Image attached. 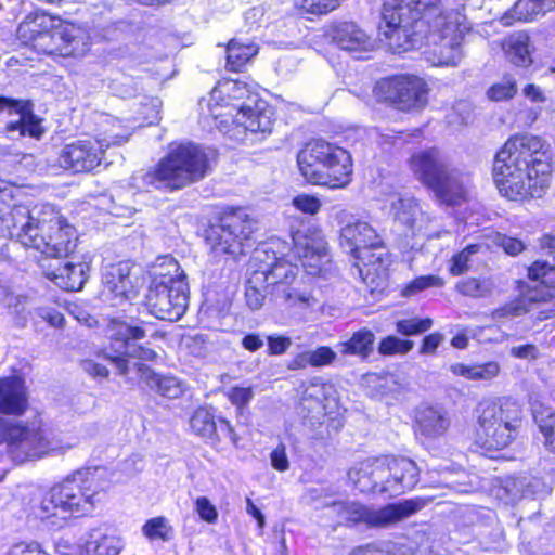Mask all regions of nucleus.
I'll return each instance as SVG.
<instances>
[{
  "label": "nucleus",
  "mask_w": 555,
  "mask_h": 555,
  "mask_svg": "<svg viewBox=\"0 0 555 555\" xmlns=\"http://www.w3.org/2000/svg\"><path fill=\"white\" fill-rule=\"evenodd\" d=\"M464 10V4L443 10L442 0H384L383 34L388 39L404 37L412 46L425 39L436 47V65L457 66L463 57V37L470 30Z\"/></svg>",
  "instance_id": "1"
},
{
  "label": "nucleus",
  "mask_w": 555,
  "mask_h": 555,
  "mask_svg": "<svg viewBox=\"0 0 555 555\" xmlns=\"http://www.w3.org/2000/svg\"><path fill=\"white\" fill-rule=\"evenodd\" d=\"M552 173L551 144L531 133L512 135L493 162L495 184L511 201L541 198L551 185Z\"/></svg>",
  "instance_id": "2"
},
{
  "label": "nucleus",
  "mask_w": 555,
  "mask_h": 555,
  "mask_svg": "<svg viewBox=\"0 0 555 555\" xmlns=\"http://www.w3.org/2000/svg\"><path fill=\"white\" fill-rule=\"evenodd\" d=\"M8 229L11 237L44 258H67L77 246L76 229L52 205L29 208L16 205L10 214Z\"/></svg>",
  "instance_id": "3"
},
{
  "label": "nucleus",
  "mask_w": 555,
  "mask_h": 555,
  "mask_svg": "<svg viewBox=\"0 0 555 555\" xmlns=\"http://www.w3.org/2000/svg\"><path fill=\"white\" fill-rule=\"evenodd\" d=\"M297 164L300 173L310 183L337 189L350 182V154L328 142L314 141L307 144L298 153Z\"/></svg>",
  "instance_id": "4"
},
{
  "label": "nucleus",
  "mask_w": 555,
  "mask_h": 555,
  "mask_svg": "<svg viewBox=\"0 0 555 555\" xmlns=\"http://www.w3.org/2000/svg\"><path fill=\"white\" fill-rule=\"evenodd\" d=\"M340 246L356 260L359 276L366 284H374L376 279L387 275L389 260L386 253H374L383 241L377 231L366 221L353 219L340 229Z\"/></svg>",
  "instance_id": "5"
},
{
  "label": "nucleus",
  "mask_w": 555,
  "mask_h": 555,
  "mask_svg": "<svg viewBox=\"0 0 555 555\" xmlns=\"http://www.w3.org/2000/svg\"><path fill=\"white\" fill-rule=\"evenodd\" d=\"M522 423L521 404L512 398L480 404L477 441L486 450L506 448L518 435Z\"/></svg>",
  "instance_id": "6"
},
{
  "label": "nucleus",
  "mask_w": 555,
  "mask_h": 555,
  "mask_svg": "<svg viewBox=\"0 0 555 555\" xmlns=\"http://www.w3.org/2000/svg\"><path fill=\"white\" fill-rule=\"evenodd\" d=\"M410 166L415 176L435 195L448 205H456L466 197L468 177L451 169L446 158L436 149L414 154Z\"/></svg>",
  "instance_id": "7"
},
{
  "label": "nucleus",
  "mask_w": 555,
  "mask_h": 555,
  "mask_svg": "<svg viewBox=\"0 0 555 555\" xmlns=\"http://www.w3.org/2000/svg\"><path fill=\"white\" fill-rule=\"evenodd\" d=\"M424 499L404 500L389 503L380 508H372L354 501L325 502L331 515L337 517L339 524H364L369 528H388L422 509Z\"/></svg>",
  "instance_id": "8"
},
{
  "label": "nucleus",
  "mask_w": 555,
  "mask_h": 555,
  "mask_svg": "<svg viewBox=\"0 0 555 555\" xmlns=\"http://www.w3.org/2000/svg\"><path fill=\"white\" fill-rule=\"evenodd\" d=\"M0 446L16 463L39 459L50 452L72 448L61 446L50 438L37 423L23 424L0 416Z\"/></svg>",
  "instance_id": "9"
},
{
  "label": "nucleus",
  "mask_w": 555,
  "mask_h": 555,
  "mask_svg": "<svg viewBox=\"0 0 555 555\" xmlns=\"http://www.w3.org/2000/svg\"><path fill=\"white\" fill-rule=\"evenodd\" d=\"M90 468L79 469L68 475L62 482L51 488V500L60 511L70 515H87L104 498L96 478Z\"/></svg>",
  "instance_id": "10"
},
{
  "label": "nucleus",
  "mask_w": 555,
  "mask_h": 555,
  "mask_svg": "<svg viewBox=\"0 0 555 555\" xmlns=\"http://www.w3.org/2000/svg\"><path fill=\"white\" fill-rule=\"evenodd\" d=\"M256 221L243 208L224 212L218 222L206 230V243L216 255L244 253L245 243L250 240Z\"/></svg>",
  "instance_id": "11"
},
{
  "label": "nucleus",
  "mask_w": 555,
  "mask_h": 555,
  "mask_svg": "<svg viewBox=\"0 0 555 555\" xmlns=\"http://www.w3.org/2000/svg\"><path fill=\"white\" fill-rule=\"evenodd\" d=\"M119 134L90 138L66 144L59 155L60 166L75 173L90 172L101 165L106 149L126 141Z\"/></svg>",
  "instance_id": "12"
},
{
  "label": "nucleus",
  "mask_w": 555,
  "mask_h": 555,
  "mask_svg": "<svg viewBox=\"0 0 555 555\" xmlns=\"http://www.w3.org/2000/svg\"><path fill=\"white\" fill-rule=\"evenodd\" d=\"M90 47V35L85 27L73 23L54 25L52 30L43 34L34 48L47 55L82 56Z\"/></svg>",
  "instance_id": "13"
},
{
  "label": "nucleus",
  "mask_w": 555,
  "mask_h": 555,
  "mask_svg": "<svg viewBox=\"0 0 555 555\" xmlns=\"http://www.w3.org/2000/svg\"><path fill=\"white\" fill-rule=\"evenodd\" d=\"M376 92L400 111L422 109L427 104L426 81L414 75H398L379 81Z\"/></svg>",
  "instance_id": "14"
},
{
  "label": "nucleus",
  "mask_w": 555,
  "mask_h": 555,
  "mask_svg": "<svg viewBox=\"0 0 555 555\" xmlns=\"http://www.w3.org/2000/svg\"><path fill=\"white\" fill-rule=\"evenodd\" d=\"M217 152L192 142L176 146V190L204 179L217 163Z\"/></svg>",
  "instance_id": "15"
},
{
  "label": "nucleus",
  "mask_w": 555,
  "mask_h": 555,
  "mask_svg": "<svg viewBox=\"0 0 555 555\" xmlns=\"http://www.w3.org/2000/svg\"><path fill=\"white\" fill-rule=\"evenodd\" d=\"M112 338V349L116 353L111 359L116 363L121 374L128 371L127 358H138L142 360H153L156 357L155 351L138 347L134 340L145 336V331L139 325H132L125 321L113 319L108 326Z\"/></svg>",
  "instance_id": "16"
},
{
  "label": "nucleus",
  "mask_w": 555,
  "mask_h": 555,
  "mask_svg": "<svg viewBox=\"0 0 555 555\" xmlns=\"http://www.w3.org/2000/svg\"><path fill=\"white\" fill-rule=\"evenodd\" d=\"M385 202L393 217L395 224L404 236L413 237L426 234L431 218L414 197L391 193Z\"/></svg>",
  "instance_id": "17"
},
{
  "label": "nucleus",
  "mask_w": 555,
  "mask_h": 555,
  "mask_svg": "<svg viewBox=\"0 0 555 555\" xmlns=\"http://www.w3.org/2000/svg\"><path fill=\"white\" fill-rule=\"evenodd\" d=\"M173 263V256L165 255L156 258L153 269L154 278L152 280L149 294L146 295L151 312L162 320H171L173 302L171 291L173 287V276L170 274L169 266Z\"/></svg>",
  "instance_id": "18"
},
{
  "label": "nucleus",
  "mask_w": 555,
  "mask_h": 555,
  "mask_svg": "<svg viewBox=\"0 0 555 555\" xmlns=\"http://www.w3.org/2000/svg\"><path fill=\"white\" fill-rule=\"evenodd\" d=\"M294 249L309 274H320L330 262L327 243L319 229L298 231L293 236Z\"/></svg>",
  "instance_id": "19"
},
{
  "label": "nucleus",
  "mask_w": 555,
  "mask_h": 555,
  "mask_svg": "<svg viewBox=\"0 0 555 555\" xmlns=\"http://www.w3.org/2000/svg\"><path fill=\"white\" fill-rule=\"evenodd\" d=\"M135 267L130 261L109 264L103 272V285L106 296L112 295L119 302L137 297L144 285V279L133 272ZM117 305V302H113Z\"/></svg>",
  "instance_id": "20"
},
{
  "label": "nucleus",
  "mask_w": 555,
  "mask_h": 555,
  "mask_svg": "<svg viewBox=\"0 0 555 555\" xmlns=\"http://www.w3.org/2000/svg\"><path fill=\"white\" fill-rule=\"evenodd\" d=\"M383 466L387 472L384 475L385 495L397 496L406 490L413 489L418 482V468L416 464L408 457L384 456L380 457Z\"/></svg>",
  "instance_id": "21"
},
{
  "label": "nucleus",
  "mask_w": 555,
  "mask_h": 555,
  "mask_svg": "<svg viewBox=\"0 0 555 555\" xmlns=\"http://www.w3.org/2000/svg\"><path fill=\"white\" fill-rule=\"evenodd\" d=\"M236 113L232 115V122L236 128L242 127L251 133H270L272 130V109L268 103L257 95L248 96L238 106H234Z\"/></svg>",
  "instance_id": "22"
},
{
  "label": "nucleus",
  "mask_w": 555,
  "mask_h": 555,
  "mask_svg": "<svg viewBox=\"0 0 555 555\" xmlns=\"http://www.w3.org/2000/svg\"><path fill=\"white\" fill-rule=\"evenodd\" d=\"M190 427L194 434L211 444H217L225 439L233 444L238 441V437L228 420L216 418L211 412L204 408L197 409L191 416Z\"/></svg>",
  "instance_id": "23"
},
{
  "label": "nucleus",
  "mask_w": 555,
  "mask_h": 555,
  "mask_svg": "<svg viewBox=\"0 0 555 555\" xmlns=\"http://www.w3.org/2000/svg\"><path fill=\"white\" fill-rule=\"evenodd\" d=\"M332 43L349 53H365L375 49V40L353 22H339L328 30Z\"/></svg>",
  "instance_id": "24"
},
{
  "label": "nucleus",
  "mask_w": 555,
  "mask_h": 555,
  "mask_svg": "<svg viewBox=\"0 0 555 555\" xmlns=\"http://www.w3.org/2000/svg\"><path fill=\"white\" fill-rule=\"evenodd\" d=\"M385 469L380 457L367 459L348 470V479L362 493L385 494Z\"/></svg>",
  "instance_id": "25"
},
{
  "label": "nucleus",
  "mask_w": 555,
  "mask_h": 555,
  "mask_svg": "<svg viewBox=\"0 0 555 555\" xmlns=\"http://www.w3.org/2000/svg\"><path fill=\"white\" fill-rule=\"evenodd\" d=\"M130 184L142 191L155 189L171 192L173 190V152H169L162 158L153 170L133 173Z\"/></svg>",
  "instance_id": "26"
},
{
  "label": "nucleus",
  "mask_w": 555,
  "mask_h": 555,
  "mask_svg": "<svg viewBox=\"0 0 555 555\" xmlns=\"http://www.w3.org/2000/svg\"><path fill=\"white\" fill-rule=\"evenodd\" d=\"M334 388L331 384L312 380L302 395V408L315 413V417L327 415L336 404L333 398Z\"/></svg>",
  "instance_id": "27"
},
{
  "label": "nucleus",
  "mask_w": 555,
  "mask_h": 555,
  "mask_svg": "<svg viewBox=\"0 0 555 555\" xmlns=\"http://www.w3.org/2000/svg\"><path fill=\"white\" fill-rule=\"evenodd\" d=\"M27 406L24 383L18 377L0 379V413L20 415Z\"/></svg>",
  "instance_id": "28"
},
{
  "label": "nucleus",
  "mask_w": 555,
  "mask_h": 555,
  "mask_svg": "<svg viewBox=\"0 0 555 555\" xmlns=\"http://www.w3.org/2000/svg\"><path fill=\"white\" fill-rule=\"evenodd\" d=\"M89 266L86 262L66 261L46 272L47 278L65 291H80L87 281Z\"/></svg>",
  "instance_id": "29"
},
{
  "label": "nucleus",
  "mask_w": 555,
  "mask_h": 555,
  "mask_svg": "<svg viewBox=\"0 0 555 555\" xmlns=\"http://www.w3.org/2000/svg\"><path fill=\"white\" fill-rule=\"evenodd\" d=\"M417 431L429 439L441 437L450 426V420L443 409L421 406L416 413Z\"/></svg>",
  "instance_id": "30"
},
{
  "label": "nucleus",
  "mask_w": 555,
  "mask_h": 555,
  "mask_svg": "<svg viewBox=\"0 0 555 555\" xmlns=\"http://www.w3.org/2000/svg\"><path fill=\"white\" fill-rule=\"evenodd\" d=\"M555 9V0H518L514 7L502 17L504 26H511L514 22H530Z\"/></svg>",
  "instance_id": "31"
},
{
  "label": "nucleus",
  "mask_w": 555,
  "mask_h": 555,
  "mask_svg": "<svg viewBox=\"0 0 555 555\" xmlns=\"http://www.w3.org/2000/svg\"><path fill=\"white\" fill-rule=\"evenodd\" d=\"M122 548L121 540L102 529H92L83 542L80 555H118Z\"/></svg>",
  "instance_id": "32"
},
{
  "label": "nucleus",
  "mask_w": 555,
  "mask_h": 555,
  "mask_svg": "<svg viewBox=\"0 0 555 555\" xmlns=\"http://www.w3.org/2000/svg\"><path fill=\"white\" fill-rule=\"evenodd\" d=\"M60 20L43 12L35 11L29 13L17 27V36L25 42L37 43L40 36L52 30L55 22Z\"/></svg>",
  "instance_id": "33"
},
{
  "label": "nucleus",
  "mask_w": 555,
  "mask_h": 555,
  "mask_svg": "<svg viewBox=\"0 0 555 555\" xmlns=\"http://www.w3.org/2000/svg\"><path fill=\"white\" fill-rule=\"evenodd\" d=\"M375 334L369 328H361L354 332L347 340L336 345L343 357H357L366 360L374 351Z\"/></svg>",
  "instance_id": "34"
},
{
  "label": "nucleus",
  "mask_w": 555,
  "mask_h": 555,
  "mask_svg": "<svg viewBox=\"0 0 555 555\" xmlns=\"http://www.w3.org/2000/svg\"><path fill=\"white\" fill-rule=\"evenodd\" d=\"M245 92V88L241 86L236 81H225L219 83L209 93L208 98H202L198 102L201 115L204 117H211L214 120H218L219 117H223L227 114L219 112V108L223 107V104H220L218 100L222 94L227 93L231 95L233 93L234 98H237L236 93L242 94Z\"/></svg>",
  "instance_id": "35"
},
{
  "label": "nucleus",
  "mask_w": 555,
  "mask_h": 555,
  "mask_svg": "<svg viewBox=\"0 0 555 555\" xmlns=\"http://www.w3.org/2000/svg\"><path fill=\"white\" fill-rule=\"evenodd\" d=\"M255 271L263 272L267 286L270 287V292L273 294L279 288V285L294 284L298 269L284 259H275L273 263L264 264Z\"/></svg>",
  "instance_id": "36"
},
{
  "label": "nucleus",
  "mask_w": 555,
  "mask_h": 555,
  "mask_svg": "<svg viewBox=\"0 0 555 555\" xmlns=\"http://www.w3.org/2000/svg\"><path fill=\"white\" fill-rule=\"evenodd\" d=\"M450 371L473 382H490L499 376L501 366L496 361L476 364L454 363L450 365Z\"/></svg>",
  "instance_id": "37"
},
{
  "label": "nucleus",
  "mask_w": 555,
  "mask_h": 555,
  "mask_svg": "<svg viewBox=\"0 0 555 555\" xmlns=\"http://www.w3.org/2000/svg\"><path fill=\"white\" fill-rule=\"evenodd\" d=\"M503 49L506 57L516 66H528L532 60L529 52V36L526 33H516L508 36Z\"/></svg>",
  "instance_id": "38"
},
{
  "label": "nucleus",
  "mask_w": 555,
  "mask_h": 555,
  "mask_svg": "<svg viewBox=\"0 0 555 555\" xmlns=\"http://www.w3.org/2000/svg\"><path fill=\"white\" fill-rule=\"evenodd\" d=\"M18 119L10 121L5 129L9 133L17 131L20 135L39 138L42 133L39 119L33 113L31 104L25 102L17 112Z\"/></svg>",
  "instance_id": "39"
},
{
  "label": "nucleus",
  "mask_w": 555,
  "mask_h": 555,
  "mask_svg": "<svg viewBox=\"0 0 555 555\" xmlns=\"http://www.w3.org/2000/svg\"><path fill=\"white\" fill-rule=\"evenodd\" d=\"M532 415L541 434L544 437L546 448L555 453V411L542 403L532 405Z\"/></svg>",
  "instance_id": "40"
},
{
  "label": "nucleus",
  "mask_w": 555,
  "mask_h": 555,
  "mask_svg": "<svg viewBox=\"0 0 555 555\" xmlns=\"http://www.w3.org/2000/svg\"><path fill=\"white\" fill-rule=\"evenodd\" d=\"M257 53L258 47L256 44L243 43L233 39L227 46L225 67L232 72H240Z\"/></svg>",
  "instance_id": "41"
},
{
  "label": "nucleus",
  "mask_w": 555,
  "mask_h": 555,
  "mask_svg": "<svg viewBox=\"0 0 555 555\" xmlns=\"http://www.w3.org/2000/svg\"><path fill=\"white\" fill-rule=\"evenodd\" d=\"M269 288L270 287L267 286L266 275L263 272L254 271L246 283L245 298L247 306L253 310L260 309Z\"/></svg>",
  "instance_id": "42"
},
{
  "label": "nucleus",
  "mask_w": 555,
  "mask_h": 555,
  "mask_svg": "<svg viewBox=\"0 0 555 555\" xmlns=\"http://www.w3.org/2000/svg\"><path fill=\"white\" fill-rule=\"evenodd\" d=\"M276 300H281L289 307H310L313 306L315 299L308 293L299 292L294 284L279 285L276 292L272 294Z\"/></svg>",
  "instance_id": "43"
},
{
  "label": "nucleus",
  "mask_w": 555,
  "mask_h": 555,
  "mask_svg": "<svg viewBox=\"0 0 555 555\" xmlns=\"http://www.w3.org/2000/svg\"><path fill=\"white\" fill-rule=\"evenodd\" d=\"M138 372L140 378L143 379L151 389L157 391L160 396L165 398H170V392L172 389V379L170 377L159 376L154 373L147 365L139 364Z\"/></svg>",
  "instance_id": "44"
},
{
  "label": "nucleus",
  "mask_w": 555,
  "mask_h": 555,
  "mask_svg": "<svg viewBox=\"0 0 555 555\" xmlns=\"http://www.w3.org/2000/svg\"><path fill=\"white\" fill-rule=\"evenodd\" d=\"M494 285L490 279L468 278L457 283V291L464 296L474 298L485 297L491 294Z\"/></svg>",
  "instance_id": "45"
},
{
  "label": "nucleus",
  "mask_w": 555,
  "mask_h": 555,
  "mask_svg": "<svg viewBox=\"0 0 555 555\" xmlns=\"http://www.w3.org/2000/svg\"><path fill=\"white\" fill-rule=\"evenodd\" d=\"M480 246L473 244L455 254L451 259L450 272L452 275H461L468 271L476 261Z\"/></svg>",
  "instance_id": "46"
},
{
  "label": "nucleus",
  "mask_w": 555,
  "mask_h": 555,
  "mask_svg": "<svg viewBox=\"0 0 555 555\" xmlns=\"http://www.w3.org/2000/svg\"><path fill=\"white\" fill-rule=\"evenodd\" d=\"M142 532L150 541H167L170 539L171 526L167 518L155 517L143 525Z\"/></svg>",
  "instance_id": "47"
},
{
  "label": "nucleus",
  "mask_w": 555,
  "mask_h": 555,
  "mask_svg": "<svg viewBox=\"0 0 555 555\" xmlns=\"http://www.w3.org/2000/svg\"><path fill=\"white\" fill-rule=\"evenodd\" d=\"M528 276L533 281H540L548 287L555 286V257L552 262L546 260L533 262L528 269Z\"/></svg>",
  "instance_id": "48"
},
{
  "label": "nucleus",
  "mask_w": 555,
  "mask_h": 555,
  "mask_svg": "<svg viewBox=\"0 0 555 555\" xmlns=\"http://www.w3.org/2000/svg\"><path fill=\"white\" fill-rule=\"evenodd\" d=\"M185 280V273L180 269L179 263L176 261V321L180 319L189 305L190 289Z\"/></svg>",
  "instance_id": "49"
},
{
  "label": "nucleus",
  "mask_w": 555,
  "mask_h": 555,
  "mask_svg": "<svg viewBox=\"0 0 555 555\" xmlns=\"http://www.w3.org/2000/svg\"><path fill=\"white\" fill-rule=\"evenodd\" d=\"M517 90L516 80L512 76H505L487 90V98L493 102L507 101L516 95Z\"/></svg>",
  "instance_id": "50"
},
{
  "label": "nucleus",
  "mask_w": 555,
  "mask_h": 555,
  "mask_svg": "<svg viewBox=\"0 0 555 555\" xmlns=\"http://www.w3.org/2000/svg\"><path fill=\"white\" fill-rule=\"evenodd\" d=\"M473 105L468 101L456 102L449 114L447 120L452 126L467 125L473 119Z\"/></svg>",
  "instance_id": "51"
},
{
  "label": "nucleus",
  "mask_w": 555,
  "mask_h": 555,
  "mask_svg": "<svg viewBox=\"0 0 555 555\" xmlns=\"http://www.w3.org/2000/svg\"><path fill=\"white\" fill-rule=\"evenodd\" d=\"M413 348V341L402 340L396 336H387L378 345V352L383 356L405 354Z\"/></svg>",
  "instance_id": "52"
},
{
  "label": "nucleus",
  "mask_w": 555,
  "mask_h": 555,
  "mask_svg": "<svg viewBox=\"0 0 555 555\" xmlns=\"http://www.w3.org/2000/svg\"><path fill=\"white\" fill-rule=\"evenodd\" d=\"M443 285V280L437 275H423L411 281L402 291L404 296H413L417 293L430 288L440 287Z\"/></svg>",
  "instance_id": "53"
},
{
  "label": "nucleus",
  "mask_w": 555,
  "mask_h": 555,
  "mask_svg": "<svg viewBox=\"0 0 555 555\" xmlns=\"http://www.w3.org/2000/svg\"><path fill=\"white\" fill-rule=\"evenodd\" d=\"M433 325V320L425 319H408L397 322V331L405 336L417 335L428 331Z\"/></svg>",
  "instance_id": "54"
},
{
  "label": "nucleus",
  "mask_w": 555,
  "mask_h": 555,
  "mask_svg": "<svg viewBox=\"0 0 555 555\" xmlns=\"http://www.w3.org/2000/svg\"><path fill=\"white\" fill-rule=\"evenodd\" d=\"M344 0H296L298 7L308 13L322 15L335 10Z\"/></svg>",
  "instance_id": "55"
},
{
  "label": "nucleus",
  "mask_w": 555,
  "mask_h": 555,
  "mask_svg": "<svg viewBox=\"0 0 555 555\" xmlns=\"http://www.w3.org/2000/svg\"><path fill=\"white\" fill-rule=\"evenodd\" d=\"M334 491L330 487H313L309 488L306 493L305 498L308 503L313 504L315 508H322L325 507V502H332L336 501L334 499ZM326 508L330 509L328 506Z\"/></svg>",
  "instance_id": "56"
},
{
  "label": "nucleus",
  "mask_w": 555,
  "mask_h": 555,
  "mask_svg": "<svg viewBox=\"0 0 555 555\" xmlns=\"http://www.w3.org/2000/svg\"><path fill=\"white\" fill-rule=\"evenodd\" d=\"M524 481L518 478H507L499 489L498 495L506 503H515L522 496Z\"/></svg>",
  "instance_id": "57"
},
{
  "label": "nucleus",
  "mask_w": 555,
  "mask_h": 555,
  "mask_svg": "<svg viewBox=\"0 0 555 555\" xmlns=\"http://www.w3.org/2000/svg\"><path fill=\"white\" fill-rule=\"evenodd\" d=\"M309 353L312 367L332 365L337 359V352L328 346H320L314 350H309Z\"/></svg>",
  "instance_id": "58"
},
{
  "label": "nucleus",
  "mask_w": 555,
  "mask_h": 555,
  "mask_svg": "<svg viewBox=\"0 0 555 555\" xmlns=\"http://www.w3.org/2000/svg\"><path fill=\"white\" fill-rule=\"evenodd\" d=\"M293 205L296 209L308 215H315L322 206L318 197L308 194H299L294 197Z\"/></svg>",
  "instance_id": "59"
},
{
  "label": "nucleus",
  "mask_w": 555,
  "mask_h": 555,
  "mask_svg": "<svg viewBox=\"0 0 555 555\" xmlns=\"http://www.w3.org/2000/svg\"><path fill=\"white\" fill-rule=\"evenodd\" d=\"M496 243L504 249L506 254L511 256H517L526 248V245L522 241L503 234L496 235Z\"/></svg>",
  "instance_id": "60"
},
{
  "label": "nucleus",
  "mask_w": 555,
  "mask_h": 555,
  "mask_svg": "<svg viewBox=\"0 0 555 555\" xmlns=\"http://www.w3.org/2000/svg\"><path fill=\"white\" fill-rule=\"evenodd\" d=\"M38 318L48 322L53 327H62L64 323V315L56 309L51 307H39L35 310Z\"/></svg>",
  "instance_id": "61"
},
{
  "label": "nucleus",
  "mask_w": 555,
  "mask_h": 555,
  "mask_svg": "<svg viewBox=\"0 0 555 555\" xmlns=\"http://www.w3.org/2000/svg\"><path fill=\"white\" fill-rule=\"evenodd\" d=\"M196 511L199 517L209 524L216 522L218 518V512L216 507L205 496H201L196 500Z\"/></svg>",
  "instance_id": "62"
},
{
  "label": "nucleus",
  "mask_w": 555,
  "mask_h": 555,
  "mask_svg": "<svg viewBox=\"0 0 555 555\" xmlns=\"http://www.w3.org/2000/svg\"><path fill=\"white\" fill-rule=\"evenodd\" d=\"M228 397L234 405L243 408L253 399L254 391L250 387H233L230 389Z\"/></svg>",
  "instance_id": "63"
},
{
  "label": "nucleus",
  "mask_w": 555,
  "mask_h": 555,
  "mask_svg": "<svg viewBox=\"0 0 555 555\" xmlns=\"http://www.w3.org/2000/svg\"><path fill=\"white\" fill-rule=\"evenodd\" d=\"M509 354L517 359L532 361L539 358V349L533 344H526L520 346H513Z\"/></svg>",
  "instance_id": "64"
}]
</instances>
